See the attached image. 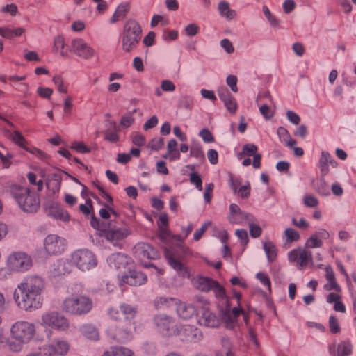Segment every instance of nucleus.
I'll return each mask as SVG.
<instances>
[{
    "instance_id": "nucleus-27",
    "label": "nucleus",
    "mask_w": 356,
    "mask_h": 356,
    "mask_svg": "<svg viewBox=\"0 0 356 356\" xmlns=\"http://www.w3.org/2000/svg\"><path fill=\"white\" fill-rule=\"evenodd\" d=\"M102 356H135V354L127 347L115 346L105 350Z\"/></svg>"
},
{
    "instance_id": "nucleus-42",
    "label": "nucleus",
    "mask_w": 356,
    "mask_h": 356,
    "mask_svg": "<svg viewBox=\"0 0 356 356\" xmlns=\"http://www.w3.org/2000/svg\"><path fill=\"white\" fill-rule=\"evenodd\" d=\"M249 227L250 234L252 238H258L261 236L262 230L259 224L257 222V220L253 216V220H249L248 222Z\"/></svg>"
},
{
    "instance_id": "nucleus-2",
    "label": "nucleus",
    "mask_w": 356,
    "mask_h": 356,
    "mask_svg": "<svg viewBox=\"0 0 356 356\" xmlns=\"http://www.w3.org/2000/svg\"><path fill=\"white\" fill-rule=\"evenodd\" d=\"M83 286L78 283L71 284L67 289V296L63 300L61 309L72 316H83L91 312L93 301L88 295L83 293Z\"/></svg>"
},
{
    "instance_id": "nucleus-34",
    "label": "nucleus",
    "mask_w": 356,
    "mask_h": 356,
    "mask_svg": "<svg viewBox=\"0 0 356 356\" xmlns=\"http://www.w3.org/2000/svg\"><path fill=\"white\" fill-rule=\"evenodd\" d=\"M240 185V182L238 180H231L230 186L234 193L238 191L240 196L243 198L248 197L250 193V184L248 182L244 186H241L238 189V186Z\"/></svg>"
},
{
    "instance_id": "nucleus-26",
    "label": "nucleus",
    "mask_w": 356,
    "mask_h": 356,
    "mask_svg": "<svg viewBox=\"0 0 356 356\" xmlns=\"http://www.w3.org/2000/svg\"><path fill=\"white\" fill-rule=\"evenodd\" d=\"M192 284L195 289L203 292L211 291L213 284H216V281L213 279L200 275L195 277L192 280Z\"/></svg>"
},
{
    "instance_id": "nucleus-32",
    "label": "nucleus",
    "mask_w": 356,
    "mask_h": 356,
    "mask_svg": "<svg viewBox=\"0 0 356 356\" xmlns=\"http://www.w3.org/2000/svg\"><path fill=\"white\" fill-rule=\"evenodd\" d=\"M177 314L184 319H189L193 316L196 312V308L191 304L180 303L177 308Z\"/></svg>"
},
{
    "instance_id": "nucleus-43",
    "label": "nucleus",
    "mask_w": 356,
    "mask_h": 356,
    "mask_svg": "<svg viewBox=\"0 0 356 356\" xmlns=\"http://www.w3.org/2000/svg\"><path fill=\"white\" fill-rule=\"evenodd\" d=\"M129 10V6L127 4H121L120 5L115 13H113L112 17L111 18V23H115L118 21L120 18L124 17L126 13Z\"/></svg>"
},
{
    "instance_id": "nucleus-57",
    "label": "nucleus",
    "mask_w": 356,
    "mask_h": 356,
    "mask_svg": "<svg viewBox=\"0 0 356 356\" xmlns=\"http://www.w3.org/2000/svg\"><path fill=\"white\" fill-rule=\"evenodd\" d=\"M132 143L138 147L143 146L146 143L145 136L138 133H133L131 134Z\"/></svg>"
},
{
    "instance_id": "nucleus-10",
    "label": "nucleus",
    "mask_w": 356,
    "mask_h": 356,
    "mask_svg": "<svg viewBox=\"0 0 356 356\" xmlns=\"http://www.w3.org/2000/svg\"><path fill=\"white\" fill-rule=\"evenodd\" d=\"M197 301L201 305L197 320L198 323L206 327H218L220 321L216 314L209 309V302L203 298H199Z\"/></svg>"
},
{
    "instance_id": "nucleus-13",
    "label": "nucleus",
    "mask_w": 356,
    "mask_h": 356,
    "mask_svg": "<svg viewBox=\"0 0 356 356\" xmlns=\"http://www.w3.org/2000/svg\"><path fill=\"white\" fill-rule=\"evenodd\" d=\"M136 326L135 323H129L126 326L118 327H109L107 330V334L113 340L125 343L134 339V334L135 332Z\"/></svg>"
},
{
    "instance_id": "nucleus-3",
    "label": "nucleus",
    "mask_w": 356,
    "mask_h": 356,
    "mask_svg": "<svg viewBox=\"0 0 356 356\" xmlns=\"http://www.w3.org/2000/svg\"><path fill=\"white\" fill-rule=\"evenodd\" d=\"M10 193L22 210L27 213L36 212L40 204V196L29 188L13 184L10 186Z\"/></svg>"
},
{
    "instance_id": "nucleus-49",
    "label": "nucleus",
    "mask_w": 356,
    "mask_h": 356,
    "mask_svg": "<svg viewBox=\"0 0 356 356\" xmlns=\"http://www.w3.org/2000/svg\"><path fill=\"white\" fill-rule=\"evenodd\" d=\"M70 148L77 152L78 153H88L90 149L88 147L83 143L74 141L72 143Z\"/></svg>"
},
{
    "instance_id": "nucleus-62",
    "label": "nucleus",
    "mask_w": 356,
    "mask_h": 356,
    "mask_svg": "<svg viewBox=\"0 0 356 356\" xmlns=\"http://www.w3.org/2000/svg\"><path fill=\"white\" fill-rule=\"evenodd\" d=\"M54 83L57 86L59 92L63 93L67 92V88L63 85V81L60 76H55L53 78Z\"/></svg>"
},
{
    "instance_id": "nucleus-40",
    "label": "nucleus",
    "mask_w": 356,
    "mask_h": 356,
    "mask_svg": "<svg viewBox=\"0 0 356 356\" xmlns=\"http://www.w3.org/2000/svg\"><path fill=\"white\" fill-rule=\"evenodd\" d=\"M316 192L323 196H328L330 194L329 184L325 181L324 177H321L315 186Z\"/></svg>"
},
{
    "instance_id": "nucleus-11",
    "label": "nucleus",
    "mask_w": 356,
    "mask_h": 356,
    "mask_svg": "<svg viewBox=\"0 0 356 356\" xmlns=\"http://www.w3.org/2000/svg\"><path fill=\"white\" fill-rule=\"evenodd\" d=\"M70 349V342L60 337L54 338L40 348V350L45 356H66Z\"/></svg>"
},
{
    "instance_id": "nucleus-31",
    "label": "nucleus",
    "mask_w": 356,
    "mask_h": 356,
    "mask_svg": "<svg viewBox=\"0 0 356 356\" xmlns=\"http://www.w3.org/2000/svg\"><path fill=\"white\" fill-rule=\"evenodd\" d=\"M62 177L60 173L54 172L49 174L47 177V187L54 193L59 191Z\"/></svg>"
},
{
    "instance_id": "nucleus-15",
    "label": "nucleus",
    "mask_w": 356,
    "mask_h": 356,
    "mask_svg": "<svg viewBox=\"0 0 356 356\" xmlns=\"http://www.w3.org/2000/svg\"><path fill=\"white\" fill-rule=\"evenodd\" d=\"M133 252L134 257L145 267L148 265L143 261L145 259H155L158 257L157 251L153 248L149 243H138L134 248Z\"/></svg>"
},
{
    "instance_id": "nucleus-37",
    "label": "nucleus",
    "mask_w": 356,
    "mask_h": 356,
    "mask_svg": "<svg viewBox=\"0 0 356 356\" xmlns=\"http://www.w3.org/2000/svg\"><path fill=\"white\" fill-rule=\"evenodd\" d=\"M53 51L56 53H59L62 56H67L65 40L62 36L57 35L54 38Z\"/></svg>"
},
{
    "instance_id": "nucleus-46",
    "label": "nucleus",
    "mask_w": 356,
    "mask_h": 356,
    "mask_svg": "<svg viewBox=\"0 0 356 356\" xmlns=\"http://www.w3.org/2000/svg\"><path fill=\"white\" fill-rule=\"evenodd\" d=\"M284 236L286 238V243H292L293 241H298L300 238L299 233L292 229V228H287L284 232Z\"/></svg>"
},
{
    "instance_id": "nucleus-61",
    "label": "nucleus",
    "mask_w": 356,
    "mask_h": 356,
    "mask_svg": "<svg viewBox=\"0 0 356 356\" xmlns=\"http://www.w3.org/2000/svg\"><path fill=\"white\" fill-rule=\"evenodd\" d=\"M191 156L195 157L199 159H204V152L200 145H195L191 148L190 150Z\"/></svg>"
},
{
    "instance_id": "nucleus-9",
    "label": "nucleus",
    "mask_w": 356,
    "mask_h": 356,
    "mask_svg": "<svg viewBox=\"0 0 356 356\" xmlns=\"http://www.w3.org/2000/svg\"><path fill=\"white\" fill-rule=\"evenodd\" d=\"M35 334V325L26 321H17L10 327V337L28 343Z\"/></svg>"
},
{
    "instance_id": "nucleus-63",
    "label": "nucleus",
    "mask_w": 356,
    "mask_h": 356,
    "mask_svg": "<svg viewBox=\"0 0 356 356\" xmlns=\"http://www.w3.org/2000/svg\"><path fill=\"white\" fill-rule=\"evenodd\" d=\"M226 83L234 92L238 91L237 77L235 75H229L226 79Z\"/></svg>"
},
{
    "instance_id": "nucleus-23",
    "label": "nucleus",
    "mask_w": 356,
    "mask_h": 356,
    "mask_svg": "<svg viewBox=\"0 0 356 356\" xmlns=\"http://www.w3.org/2000/svg\"><path fill=\"white\" fill-rule=\"evenodd\" d=\"M330 237L329 232L325 229H320L318 232L314 233L308 238L305 242V248H316L323 245V239H327Z\"/></svg>"
},
{
    "instance_id": "nucleus-7",
    "label": "nucleus",
    "mask_w": 356,
    "mask_h": 356,
    "mask_svg": "<svg viewBox=\"0 0 356 356\" xmlns=\"http://www.w3.org/2000/svg\"><path fill=\"white\" fill-rule=\"evenodd\" d=\"M72 262L82 272L88 271L97 266L95 254L88 249H79L71 254Z\"/></svg>"
},
{
    "instance_id": "nucleus-50",
    "label": "nucleus",
    "mask_w": 356,
    "mask_h": 356,
    "mask_svg": "<svg viewBox=\"0 0 356 356\" xmlns=\"http://www.w3.org/2000/svg\"><path fill=\"white\" fill-rule=\"evenodd\" d=\"M257 147L254 144L248 143L243 146L242 152L240 155L252 156L256 154Z\"/></svg>"
},
{
    "instance_id": "nucleus-4",
    "label": "nucleus",
    "mask_w": 356,
    "mask_h": 356,
    "mask_svg": "<svg viewBox=\"0 0 356 356\" xmlns=\"http://www.w3.org/2000/svg\"><path fill=\"white\" fill-rule=\"evenodd\" d=\"M141 36L142 28L139 23L134 19H127L121 35L122 50L127 53L131 52L137 47Z\"/></svg>"
},
{
    "instance_id": "nucleus-64",
    "label": "nucleus",
    "mask_w": 356,
    "mask_h": 356,
    "mask_svg": "<svg viewBox=\"0 0 356 356\" xmlns=\"http://www.w3.org/2000/svg\"><path fill=\"white\" fill-rule=\"evenodd\" d=\"M286 118L288 120L296 125H298L300 122V116L293 111H286Z\"/></svg>"
},
{
    "instance_id": "nucleus-45",
    "label": "nucleus",
    "mask_w": 356,
    "mask_h": 356,
    "mask_svg": "<svg viewBox=\"0 0 356 356\" xmlns=\"http://www.w3.org/2000/svg\"><path fill=\"white\" fill-rule=\"evenodd\" d=\"M303 204L309 208H316L319 204V200L316 197L311 194L305 195L302 198Z\"/></svg>"
},
{
    "instance_id": "nucleus-28",
    "label": "nucleus",
    "mask_w": 356,
    "mask_h": 356,
    "mask_svg": "<svg viewBox=\"0 0 356 356\" xmlns=\"http://www.w3.org/2000/svg\"><path fill=\"white\" fill-rule=\"evenodd\" d=\"M79 331L84 337L89 340L96 341L99 339V331L92 324H84L80 326Z\"/></svg>"
},
{
    "instance_id": "nucleus-22",
    "label": "nucleus",
    "mask_w": 356,
    "mask_h": 356,
    "mask_svg": "<svg viewBox=\"0 0 356 356\" xmlns=\"http://www.w3.org/2000/svg\"><path fill=\"white\" fill-rule=\"evenodd\" d=\"M47 213L49 216L62 222H68L70 219L68 212L58 203H51L47 209Z\"/></svg>"
},
{
    "instance_id": "nucleus-44",
    "label": "nucleus",
    "mask_w": 356,
    "mask_h": 356,
    "mask_svg": "<svg viewBox=\"0 0 356 356\" xmlns=\"http://www.w3.org/2000/svg\"><path fill=\"white\" fill-rule=\"evenodd\" d=\"M262 11L270 23V24L273 27H277L280 24V21L276 18L275 15H273L271 12L270 11L269 8L266 6H264L262 7Z\"/></svg>"
},
{
    "instance_id": "nucleus-55",
    "label": "nucleus",
    "mask_w": 356,
    "mask_h": 356,
    "mask_svg": "<svg viewBox=\"0 0 356 356\" xmlns=\"http://www.w3.org/2000/svg\"><path fill=\"white\" fill-rule=\"evenodd\" d=\"M218 95L219 96V98L223 102L227 99H229L233 97L232 95L229 92L228 89L225 87L222 86L220 87L218 89Z\"/></svg>"
},
{
    "instance_id": "nucleus-16",
    "label": "nucleus",
    "mask_w": 356,
    "mask_h": 356,
    "mask_svg": "<svg viewBox=\"0 0 356 356\" xmlns=\"http://www.w3.org/2000/svg\"><path fill=\"white\" fill-rule=\"evenodd\" d=\"M72 50L79 57L90 60L95 55V49L82 38H76L72 41Z\"/></svg>"
},
{
    "instance_id": "nucleus-18",
    "label": "nucleus",
    "mask_w": 356,
    "mask_h": 356,
    "mask_svg": "<svg viewBox=\"0 0 356 356\" xmlns=\"http://www.w3.org/2000/svg\"><path fill=\"white\" fill-rule=\"evenodd\" d=\"M228 220L232 224L242 225L247 223L249 220H253V216L242 211L239 207L232 203L229 205Z\"/></svg>"
},
{
    "instance_id": "nucleus-54",
    "label": "nucleus",
    "mask_w": 356,
    "mask_h": 356,
    "mask_svg": "<svg viewBox=\"0 0 356 356\" xmlns=\"http://www.w3.org/2000/svg\"><path fill=\"white\" fill-rule=\"evenodd\" d=\"M211 222L207 221L205 222L202 227L197 229L194 234H193V238L195 241H199L201 237L202 236L203 234L206 232V230L208 229V227L211 225Z\"/></svg>"
},
{
    "instance_id": "nucleus-1",
    "label": "nucleus",
    "mask_w": 356,
    "mask_h": 356,
    "mask_svg": "<svg viewBox=\"0 0 356 356\" xmlns=\"http://www.w3.org/2000/svg\"><path fill=\"white\" fill-rule=\"evenodd\" d=\"M46 289L44 279L37 275H29L17 285L13 294L17 307L26 312L42 308Z\"/></svg>"
},
{
    "instance_id": "nucleus-30",
    "label": "nucleus",
    "mask_w": 356,
    "mask_h": 356,
    "mask_svg": "<svg viewBox=\"0 0 356 356\" xmlns=\"http://www.w3.org/2000/svg\"><path fill=\"white\" fill-rule=\"evenodd\" d=\"M107 262L111 267L120 269L127 264L128 258L124 254L115 253L108 257Z\"/></svg>"
},
{
    "instance_id": "nucleus-24",
    "label": "nucleus",
    "mask_w": 356,
    "mask_h": 356,
    "mask_svg": "<svg viewBox=\"0 0 356 356\" xmlns=\"http://www.w3.org/2000/svg\"><path fill=\"white\" fill-rule=\"evenodd\" d=\"M337 165V163L334 161L330 153L326 151H323L321 152L318 160V166L323 177H325L330 172V166L336 168Z\"/></svg>"
},
{
    "instance_id": "nucleus-59",
    "label": "nucleus",
    "mask_w": 356,
    "mask_h": 356,
    "mask_svg": "<svg viewBox=\"0 0 356 356\" xmlns=\"http://www.w3.org/2000/svg\"><path fill=\"white\" fill-rule=\"evenodd\" d=\"M60 261L61 263V267L63 268V270L65 274H68L71 273L73 270V267L74 265L72 262V258L70 257V259H60Z\"/></svg>"
},
{
    "instance_id": "nucleus-33",
    "label": "nucleus",
    "mask_w": 356,
    "mask_h": 356,
    "mask_svg": "<svg viewBox=\"0 0 356 356\" xmlns=\"http://www.w3.org/2000/svg\"><path fill=\"white\" fill-rule=\"evenodd\" d=\"M218 10L220 16L226 18L227 20L233 19L236 15V11L230 8L229 3L226 1L219 2Z\"/></svg>"
},
{
    "instance_id": "nucleus-52",
    "label": "nucleus",
    "mask_w": 356,
    "mask_h": 356,
    "mask_svg": "<svg viewBox=\"0 0 356 356\" xmlns=\"http://www.w3.org/2000/svg\"><path fill=\"white\" fill-rule=\"evenodd\" d=\"M164 145V140L162 138H154L149 143V147L153 150H159Z\"/></svg>"
},
{
    "instance_id": "nucleus-51",
    "label": "nucleus",
    "mask_w": 356,
    "mask_h": 356,
    "mask_svg": "<svg viewBox=\"0 0 356 356\" xmlns=\"http://www.w3.org/2000/svg\"><path fill=\"white\" fill-rule=\"evenodd\" d=\"M26 343L22 342L20 340L10 341L8 343V348L10 350L18 353L22 351L23 346Z\"/></svg>"
},
{
    "instance_id": "nucleus-56",
    "label": "nucleus",
    "mask_w": 356,
    "mask_h": 356,
    "mask_svg": "<svg viewBox=\"0 0 356 356\" xmlns=\"http://www.w3.org/2000/svg\"><path fill=\"white\" fill-rule=\"evenodd\" d=\"M218 95L219 96V98L223 102L227 99H229L233 97L232 95L229 92L228 89L225 87L222 86L220 87L218 89Z\"/></svg>"
},
{
    "instance_id": "nucleus-47",
    "label": "nucleus",
    "mask_w": 356,
    "mask_h": 356,
    "mask_svg": "<svg viewBox=\"0 0 356 356\" xmlns=\"http://www.w3.org/2000/svg\"><path fill=\"white\" fill-rule=\"evenodd\" d=\"M10 138L12 140L22 148L26 149V140L24 136L18 131H15L10 134Z\"/></svg>"
},
{
    "instance_id": "nucleus-53",
    "label": "nucleus",
    "mask_w": 356,
    "mask_h": 356,
    "mask_svg": "<svg viewBox=\"0 0 356 356\" xmlns=\"http://www.w3.org/2000/svg\"><path fill=\"white\" fill-rule=\"evenodd\" d=\"M134 118L132 116V113H125L121 119L120 124L123 127H129L134 122Z\"/></svg>"
},
{
    "instance_id": "nucleus-29",
    "label": "nucleus",
    "mask_w": 356,
    "mask_h": 356,
    "mask_svg": "<svg viewBox=\"0 0 356 356\" xmlns=\"http://www.w3.org/2000/svg\"><path fill=\"white\" fill-rule=\"evenodd\" d=\"M325 278L327 280L323 288L326 291L334 290L337 292L341 291L340 286L337 283L332 268L330 266L325 267Z\"/></svg>"
},
{
    "instance_id": "nucleus-8",
    "label": "nucleus",
    "mask_w": 356,
    "mask_h": 356,
    "mask_svg": "<svg viewBox=\"0 0 356 356\" xmlns=\"http://www.w3.org/2000/svg\"><path fill=\"white\" fill-rule=\"evenodd\" d=\"M6 265L13 273H24L31 269L33 260L31 257L24 252H14L8 256Z\"/></svg>"
},
{
    "instance_id": "nucleus-38",
    "label": "nucleus",
    "mask_w": 356,
    "mask_h": 356,
    "mask_svg": "<svg viewBox=\"0 0 356 356\" xmlns=\"http://www.w3.org/2000/svg\"><path fill=\"white\" fill-rule=\"evenodd\" d=\"M177 300L174 298L158 297L154 300V305L156 309H161L176 305Z\"/></svg>"
},
{
    "instance_id": "nucleus-35",
    "label": "nucleus",
    "mask_w": 356,
    "mask_h": 356,
    "mask_svg": "<svg viewBox=\"0 0 356 356\" xmlns=\"http://www.w3.org/2000/svg\"><path fill=\"white\" fill-rule=\"evenodd\" d=\"M353 346L349 341H343L337 345L334 356H349L352 354Z\"/></svg>"
},
{
    "instance_id": "nucleus-48",
    "label": "nucleus",
    "mask_w": 356,
    "mask_h": 356,
    "mask_svg": "<svg viewBox=\"0 0 356 356\" xmlns=\"http://www.w3.org/2000/svg\"><path fill=\"white\" fill-rule=\"evenodd\" d=\"M330 331L333 333H339L341 331L339 320L335 316H330L328 321Z\"/></svg>"
},
{
    "instance_id": "nucleus-20",
    "label": "nucleus",
    "mask_w": 356,
    "mask_h": 356,
    "mask_svg": "<svg viewBox=\"0 0 356 356\" xmlns=\"http://www.w3.org/2000/svg\"><path fill=\"white\" fill-rule=\"evenodd\" d=\"M129 234L130 232L126 227L115 228L109 226L105 231V237L116 246L118 245V241H122L129 235Z\"/></svg>"
},
{
    "instance_id": "nucleus-12",
    "label": "nucleus",
    "mask_w": 356,
    "mask_h": 356,
    "mask_svg": "<svg viewBox=\"0 0 356 356\" xmlns=\"http://www.w3.org/2000/svg\"><path fill=\"white\" fill-rule=\"evenodd\" d=\"M288 260L290 263H295L299 270H303L313 262L312 252L305 248L298 247L288 253Z\"/></svg>"
},
{
    "instance_id": "nucleus-41",
    "label": "nucleus",
    "mask_w": 356,
    "mask_h": 356,
    "mask_svg": "<svg viewBox=\"0 0 356 356\" xmlns=\"http://www.w3.org/2000/svg\"><path fill=\"white\" fill-rule=\"evenodd\" d=\"M216 284H213V287L211 289V291H213L216 298L220 301L225 302L226 305L229 304L224 287L220 285L216 281Z\"/></svg>"
},
{
    "instance_id": "nucleus-58",
    "label": "nucleus",
    "mask_w": 356,
    "mask_h": 356,
    "mask_svg": "<svg viewBox=\"0 0 356 356\" xmlns=\"http://www.w3.org/2000/svg\"><path fill=\"white\" fill-rule=\"evenodd\" d=\"M190 181L191 184L195 185L197 190H202V181L197 173L192 172L190 174Z\"/></svg>"
},
{
    "instance_id": "nucleus-14",
    "label": "nucleus",
    "mask_w": 356,
    "mask_h": 356,
    "mask_svg": "<svg viewBox=\"0 0 356 356\" xmlns=\"http://www.w3.org/2000/svg\"><path fill=\"white\" fill-rule=\"evenodd\" d=\"M44 252L49 255L61 254L66 248L65 239L56 234L47 235L43 241Z\"/></svg>"
},
{
    "instance_id": "nucleus-6",
    "label": "nucleus",
    "mask_w": 356,
    "mask_h": 356,
    "mask_svg": "<svg viewBox=\"0 0 356 356\" xmlns=\"http://www.w3.org/2000/svg\"><path fill=\"white\" fill-rule=\"evenodd\" d=\"M153 323L157 331L163 336L177 337L179 323L174 317L165 314H156L153 318Z\"/></svg>"
},
{
    "instance_id": "nucleus-21",
    "label": "nucleus",
    "mask_w": 356,
    "mask_h": 356,
    "mask_svg": "<svg viewBox=\"0 0 356 356\" xmlns=\"http://www.w3.org/2000/svg\"><path fill=\"white\" fill-rule=\"evenodd\" d=\"M165 257L170 266L183 277L188 275L187 268L181 261L179 257L173 250H167Z\"/></svg>"
},
{
    "instance_id": "nucleus-5",
    "label": "nucleus",
    "mask_w": 356,
    "mask_h": 356,
    "mask_svg": "<svg viewBox=\"0 0 356 356\" xmlns=\"http://www.w3.org/2000/svg\"><path fill=\"white\" fill-rule=\"evenodd\" d=\"M40 324L46 331L50 330L47 332L48 337L51 334V330L66 332L70 327L69 319L62 313L55 310L43 312L40 316Z\"/></svg>"
},
{
    "instance_id": "nucleus-19",
    "label": "nucleus",
    "mask_w": 356,
    "mask_h": 356,
    "mask_svg": "<svg viewBox=\"0 0 356 356\" xmlns=\"http://www.w3.org/2000/svg\"><path fill=\"white\" fill-rule=\"evenodd\" d=\"M120 285L128 284L130 286H140L145 284L147 281V276L142 272L135 270H129L128 273L118 276Z\"/></svg>"
},
{
    "instance_id": "nucleus-39",
    "label": "nucleus",
    "mask_w": 356,
    "mask_h": 356,
    "mask_svg": "<svg viewBox=\"0 0 356 356\" xmlns=\"http://www.w3.org/2000/svg\"><path fill=\"white\" fill-rule=\"evenodd\" d=\"M263 248L266 255L268 262H273L277 257V248L275 245L270 241L264 242Z\"/></svg>"
},
{
    "instance_id": "nucleus-36",
    "label": "nucleus",
    "mask_w": 356,
    "mask_h": 356,
    "mask_svg": "<svg viewBox=\"0 0 356 356\" xmlns=\"http://www.w3.org/2000/svg\"><path fill=\"white\" fill-rule=\"evenodd\" d=\"M120 309L125 320L134 319L138 312L136 307L126 303L120 305Z\"/></svg>"
},
{
    "instance_id": "nucleus-25",
    "label": "nucleus",
    "mask_w": 356,
    "mask_h": 356,
    "mask_svg": "<svg viewBox=\"0 0 356 356\" xmlns=\"http://www.w3.org/2000/svg\"><path fill=\"white\" fill-rule=\"evenodd\" d=\"M229 304L226 305V307L222 313V318L225 321L226 327L233 329L236 322L237 317L242 313V309L238 307L229 308Z\"/></svg>"
},
{
    "instance_id": "nucleus-17",
    "label": "nucleus",
    "mask_w": 356,
    "mask_h": 356,
    "mask_svg": "<svg viewBox=\"0 0 356 356\" xmlns=\"http://www.w3.org/2000/svg\"><path fill=\"white\" fill-rule=\"evenodd\" d=\"M182 341L197 342L202 339V332L195 326L191 325H181L177 334Z\"/></svg>"
},
{
    "instance_id": "nucleus-60",
    "label": "nucleus",
    "mask_w": 356,
    "mask_h": 356,
    "mask_svg": "<svg viewBox=\"0 0 356 356\" xmlns=\"http://www.w3.org/2000/svg\"><path fill=\"white\" fill-rule=\"evenodd\" d=\"M223 103L226 108L229 111V113H236L237 109V104L234 97L229 99L225 101Z\"/></svg>"
}]
</instances>
